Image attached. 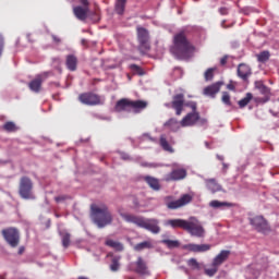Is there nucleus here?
I'll return each instance as SVG.
<instances>
[{
  "instance_id": "nucleus-1",
  "label": "nucleus",
  "mask_w": 279,
  "mask_h": 279,
  "mask_svg": "<svg viewBox=\"0 0 279 279\" xmlns=\"http://www.w3.org/2000/svg\"><path fill=\"white\" fill-rule=\"evenodd\" d=\"M195 46L189 39V31L183 28L179 33L174 34L172 38V47L170 52L179 60H189L193 57Z\"/></svg>"
},
{
  "instance_id": "nucleus-2",
  "label": "nucleus",
  "mask_w": 279,
  "mask_h": 279,
  "mask_svg": "<svg viewBox=\"0 0 279 279\" xmlns=\"http://www.w3.org/2000/svg\"><path fill=\"white\" fill-rule=\"evenodd\" d=\"M120 213V217L124 219L125 222L135 225L136 227L144 229L155 235L161 232L160 221L156 218H145L143 216H136L128 213Z\"/></svg>"
},
{
  "instance_id": "nucleus-3",
  "label": "nucleus",
  "mask_w": 279,
  "mask_h": 279,
  "mask_svg": "<svg viewBox=\"0 0 279 279\" xmlns=\"http://www.w3.org/2000/svg\"><path fill=\"white\" fill-rule=\"evenodd\" d=\"M90 217L98 229H105L113 223V216L105 204L90 206Z\"/></svg>"
},
{
  "instance_id": "nucleus-4",
  "label": "nucleus",
  "mask_w": 279,
  "mask_h": 279,
  "mask_svg": "<svg viewBox=\"0 0 279 279\" xmlns=\"http://www.w3.org/2000/svg\"><path fill=\"white\" fill-rule=\"evenodd\" d=\"M148 102L145 100H130L128 98L120 99L114 107L117 112H134L140 113L142 110L146 109Z\"/></svg>"
},
{
  "instance_id": "nucleus-5",
  "label": "nucleus",
  "mask_w": 279,
  "mask_h": 279,
  "mask_svg": "<svg viewBox=\"0 0 279 279\" xmlns=\"http://www.w3.org/2000/svg\"><path fill=\"white\" fill-rule=\"evenodd\" d=\"M185 232L198 239H204L206 236V230L196 217H190V219H187Z\"/></svg>"
},
{
  "instance_id": "nucleus-6",
  "label": "nucleus",
  "mask_w": 279,
  "mask_h": 279,
  "mask_svg": "<svg viewBox=\"0 0 279 279\" xmlns=\"http://www.w3.org/2000/svg\"><path fill=\"white\" fill-rule=\"evenodd\" d=\"M2 236L11 248H16L21 242V234L13 227L3 229Z\"/></svg>"
},
{
  "instance_id": "nucleus-7",
  "label": "nucleus",
  "mask_w": 279,
  "mask_h": 279,
  "mask_svg": "<svg viewBox=\"0 0 279 279\" xmlns=\"http://www.w3.org/2000/svg\"><path fill=\"white\" fill-rule=\"evenodd\" d=\"M19 193L23 199H35L33 194V182L29 178L23 177L20 181Z\"/></svg>"
},
{
  "instance_id": "nucleus-8",
  "label": "nucleus",
  "mask_w": 279,
  "mask_h": 279,
  "mask_svg": "<svg viewBox=\"0 0 279 279\" xmlns=\"http://www.w3.org/2000/svg\"><path fill=\"white\" fill-rule=\"evenodd\" d=\"M250 225L258 233L265 234L270 231V227L263 216H255L253 218H250Z\"/></svg>"
},
{
  "instance_id": "nucleus-9",
  "label": "nucleus",
  "mask_w": 279,
  "mask_h": 279,
  "mask_svg": "<svg viewBox=\"0 0 279 279\" xmlns=\"http://www.w3.org/2000/svg\"><path fill=\"white\" fill-rule=\"evenodd\" d=\"M191 202H193V195L183 194L179 199L168 202L166 206L169 210H178V208H183V206H187V204H191Z\"/></svg>"
},
{
  "instance_id": "nucleus-10",
  "label": "nucleus",
  "mask_w": 279,
  "mask_h": 279,
  "mask_svg": "<svg viewBox=\"0 0 279 279\" xmlns=\"http://www.w3.org/2000/svg\"><path fill=\"white\" fill-rule=\"evenodd\" d=\"M137 31V39L140 43V48L142 50H149L150 49V36H149V32L148 29L142 27V26H137L136 28Z\"/></svg>"
},
{
  "instance_id": "nucleus-11",
  "label": "nucleus",
  "mask_w": 279,
  "mask_h": 279,
  "mask_svg": "<svg viewBox=\"0 0 279 279\" xmlns=\"http://www.w3.org/2000/svg\"><path fill=\"white\" fill-rule=\"evenodd\" d=\"M198 121H201V123L205 124L207 122L206 119H201V114L197 111H192L187 114H185V117L183 118V120H181V126H193L195 125Z\"/></svg>"
},
{
  "instance_id": "nucleus-12",
  "label": "nucleus",
  "mask_w": 279,
  "mask_h": 279,
  "mask_svg": "<svg viewBox=\"0 0 279 279\" xmlns=\"http://www.w3.org/2000/svg\"><path fill=\"white\" fill-rule=\"evenodd\" d=\"M213 248L211 244H195V243H190L183 245V250L194 253V254H199V253H207Z\"/></svg>"
},
{
  "instance_id": "nucleus-13",
  "label": "nucleus",
  "mask_w": 279,
  "mask_h": 279,
  "mask_svg": "<svg viewBox=\"0 0 279 279\" xmlns=\"http://www.w3.org/2000/svg\"><path fill=\"white\" fill-rule=\"evenodd\" d=\"M78 100L87 106H96L100 104V97L94 93H83L78 96Z\"/></svg>"
},
{
  "instance_id": "nucleus-14",
  "label": "nucleus",
  "mask_w": 279,
  "mask_h": 279,
  "mask_svg": "<svg viewBox=\"0 0 279 279\" xmlns=\"http://www.w3.org/2000/svg\"><path fill=\"white\" fill-rule=\"evenodd\" d=\"M49 76V72L38 74L33 81L29 82L28 87L32 92L39 93L41 90L43 82Z\"/></svg>"
},
{
  "instance_id": "nucleus-15",
  "label": "nucleus",
  "mask_w": 279,
  "mask_h": 279,
  "mask_svg": "<svg viewBox=\"0 0 279 279\" xmlns=\"http://www.w3.org/2000/svg\"><path fill=\"white\" fill-rule=\"evenodd\" d=\"M163 226L170 227L172 229H181L183 231H186V228L189 226V220L181 219V218L168 219L166 220V222H163Z\"/></svg>"
},
{
  "instance_id": "nucleus-16",
  "label": "nucleus",
  "mask_w": 279,
  "mask_h": 279,
  "mask_svg": "<svg viewBox=\"0 0 279 279\" xmlns=\"http://www.w3.org/2000/svg\"><path fill=\"white\" fill-rule=\"evenodd\" d=\"M231 251L229 250H222L216 257H214V260L211 262V267H220L222 266L230 257Z\"/></svg>"
},
{
  "instance_id": "nucleus-17",
  "label": "nucleus",
  "mask_w": 279,
  "mask_h": 279,
  "mask_svg": "<svg viewBox=\"0 0 279 279\" xmlns=\"http://www.w3.org/2000/svg\"><path fill=\"white\" fill-rule=\"evenodd\" d=\"M184 104V94L180 93L172 96V108L177 112V116L182 114Z\"/></svg>"
},
{
  "instance_id": "nucleus-18",
  "label": "nucleus",
  "mask_w": 279,
  "mask_h": 279,
  "mask_svg": "<svg viewBox=\"0 0 279 279\" xmlns=\"http://www.w3.org/2000/svg\"><path fill=\"white\" fill-rule=\"evenodd\" d=\"M134 272L141 276H150V271L148 270L147 263L141 256L135 263Z\"/></svg>"
},
{
  "instance_id": "nucleus-19",
  "label": "nucleus",
  "mask_w": 279,
  "mask_h": 279,
  "mask_svg": "<svg viewBox=\"0 0 279 279\" xmlns=\"http://www.w3.org/2000/svg\"><path fill=\"white\" fill-rule=\"evenodd\" d=\"M236 75L242 80V81H247L248 77L252 75V69L248 64L241 63L236 68Z\"/></svg>"
},
{
  "instance_id": "nucleus-20",
  "label": "nucleus",
  "mask_w": 279,
  "mask_h": 279,
  "mask_svg": "<svg viewBox=\"0 0 279 279\" xmlns=\"http://www.w3.org/2000/svg\"><path fill=\"white\" fill-rule=\"evenodd\" d=\"M222 85H223L222 82H216V83L205 87V89H203V94H205V96L215 98L216 95L220 92Z\"/></svg>"
},
{
  "instance_id": "nucleus-21",
  "label": "nucleus",
  "mask_w": 279,
  "mask_h": 279,
  "mask_svg": "<svg viewBox=\"0 0 279 279\" xmlns=\"http://www.w3.org/2000/svg\"><path fill=\"white\" fill-rule=\"evenodd\" d=\"M73 12L78 20L85 21L88 14V8L78 5L73 9Z\"/></svg>"
},
{
  "instance_id": "nucleus-22",
  "label": "nucleus",
  "mask_w": 279,
  "mask_h": 279,
  "mask_svg": "<svg viewBox=\"0 0 279 279\" xmlns=\"http://www.w3.org/2000/svg\"><path fill=\"white\" fill-rule=\"evenodd\" d=\"M128 0H116L114 3V11L119 14V15H123L125 12V7H126Z\"/></svg>"
},
{
  "instance_id": "nucleus-23",
  "label": "nucleus",
  "mask_w": 279,
  "mask_h": 279,
  "mask_svg": "<svg viewBox=\"0 0 279 279\" xmlns=\"http://www.w3.org/2000/svg\"><path fill=\"white\" fill-rule=\"evenodd\" d=\"M254 86L264 96H268L270 94V89L262 81H255Z\"/></svg>"
},
{
  "instance_id": "nucleus-24",
  "label": "nucleus",
  "mask_w": 279,
  "mask_h": 279,
  "mask_svg": "<svg viewBox=\"0 0 279 279\" xmlns=\"http://www.w3.org/2000/svg\"><path fill=\"white\" fill-rule=\"evenodd\" d=\"M106 246L111 247L113 250H116L117 252H123L124 251V246L121 242L114 241V240H107L106 241Z\"/></svg>"
},
{
  "instance_id": "nucleus-25",
  "label": "nucleus",
  "mask_w": 279,
  "mask_h": 279,
  "mask_svg": "<svg viewBox=\"0 0 279 279\" xmlns=\"http://www.w3.org/2000/svg\"><path fill=\"white\" fill-rule=\"evenodd\" d=\"M66 66L70 71H75L77 69V58L74 54H69L66 57Z\"/></svg>"
},
{
  "instance_id": "nucleus-26",
  "label": "nucleus",
  "mask_w": 279,
  "mask_h": 279,
  "mask_svg": "<svg viewBox=\"0 0 279 279\" xmlns=\"http://www.w3.org/2000/svg\"><path fill=\"white\" fill-rule=\"evenodd\" d=\"M145 181L147 182L148 186L153 189V191H160V183L158 179L154 177H146Z\"/></svg>"
},
{
  "instance_id": "nucleus-27",
  "label": "nucleus",
  "mask_w": 279,
  "mask_h": 279,
  "mask_svg": "<svg viewBox=\"0 0 279 279\" xmlns=\"http://www.w3.org/2000/svg\"><path fill=\"white\" fill-rule=\"evenodd\" d=\"M159 145H161V149H163V151H170V154H173L174 150L167 141L166 135H161V137H159Z\"/></svg>"
},
{
  "instance_id": "nucleus-28",
  "label": "nucleus",
  "mask_w": 279,
  "mask_h": 279,
  "mask_svg": "<svg viewBox=\"0 0 279 279\" xmlns=\"http://www.w3.org/2000/svg\"><path fill=\"white\" fill-rule=\"evenodd\" d=\"M151 248H153V243L150 241H144L134 246V251L137 253H141L145 250H151Z\"/></svg>"
},
{
  "instance_id": "nucleus-29",
  "label": "nucleus",
  "mask_w": 279,
  "mask_h": 279,
  "mask_svg": "<svg viewBox=\"0 0 279 279\" xmlns=\"http://www.w3.org/2000/svg\"><path fill=\"white\" fill-rule=\"evenodd\" d=\"M161 244L168 246V250L180 247V242L178 240H161Z\"/></svg>"
},
{
  "instance_id": "nucleus-30",
  "label": "nucleus",
  "mask_w": 279,
  "mask_h": 279,
  "mask_svg": "<svg viewBox=\"0 0 279 279\" xmlns=\"http://www.w3.org/2000/svg\"><path fill=\"white\" fill-rule=\"evenodd\" d=\"M120 260H121V256H114L112 258V263L110 265V270L112 272H118L120 269Z\"/></svg>"
},
{
  "instance_id": "nucleus-31",
  "label": "nucleus",
  "mask_w": 279,
  "mask_h": 279,
  "mask_svg": "<svg viewBox=\"0 0 279 279\" xmlns=\"http://www.w3.org/2000/svg\"><path fill=\"white\" fill-rule=\"evenodd\" d=\"M253 99V94L246 93L245 97L238 101L240 108L246 107L250 101Z\"/></svg>"
},
{
  "instance_id": "nucleus-32",
  "label": "nucleus",
  "mask_w": 279,
  "mask_h": 279,
  "mask_svg": "<svg viewBox=\"0 0 279 279\" xmlns=\"http://www.w3.org/2000/svg\"><path fill=\"white\" fill-rule=\"evenodd\" d=\"M187 267H190V269L192 270H201L202 269V266L201 264L197 262L196 258H190L187 259Z\"/></svg>"
},
{
  "instance_id": "nucleus-33",
  "label": "nucleus",
  "mask_w": 279,
  "mask_h": 279,
  "mask_svg": "<svg viewBox=\"0 0 279 279\" xmlns=\"http://www.w3.org/2000/svg\"><path fill=\"white\" fill-rule=\"evenodd\" d=\"M256 58H257V61H258V62L265 63L266 61L269 60V58H270V52H269V51H262V52H259V53L256 56Z\"/></svg>"
},
{
  "instance_id": "nucleus-34",
  "label": "nucleus",
  "mask_w": 279,
  "mask_h": 279,
  "mask_svg": "<svg viewBox=\"0 0 279 279\" xmlns=\"http://www.w3.org/2000/svg\"><path fill=\"white\" fill-rule=\"evenodd\" d=\"M207 186H209L211 193H217V191H221V186L217 184L215 180H209Z\"/></svg>"
},
{
  "instance_id": "nucleus-35",
  "label": "nucleus",
  "mask_w": 279,
  "mask_h": 279,
  "mask_svg": "<svg viewBox=\"0 0 279 279\" xmlns=\"http://www.w3.org/2000/svg\"><path fill=\"white\" fill-rule=\"evenodd\" d=\"M218 271H219L218 266H211V268L205 269V275H207V277H215Z\"/></svg>"
},
{
  "instance_id": "nucleus-36",
  "label": "nucleus",
  "mask_w": 279,
  "mask_h": 279,
  "mask_svg": "<svg viewBox=\"0 0 279 279\" xmlns=\"http://www.w3.org/2000/svg\"><path fill=\"white\" fill-rule=\"evenodd\" d=\"M216 70V68L207 69V71H205V81H213Z\"/></svg>"
},
{
  "instance_id": "nucleus-37",
  "label": "nucleus",
  "mask_w": 279,
  "mask_h": 279,
  "mask_svg": "<svg viewBox=\"0 0 279 279\" xmlns=\"http://www.w3.org/2000/svg\"><path fill=\"white\" fill-rule=\"evenodd\" d=\"M209 206H211V208H221L222 206H230V204L227 202L211 201Z\"/></svg>"
},
{
  "instance_id": "nucleus-38",
  "label": "nucleus",
  "mask_w": 279,
  "mask_h": 279,
  "mask_svg": "<svg viewBox=\"0 0 279 279\" xmlns=\"http://www.w3.org/2000/svg\"><path fill=\"white\" fill-rule=\"evenodd\" d=\"M71 243V234L70 233H63L62 234V244L64 248H68Z\"/></svg>"
},
{
  "instance_id": "nucleus-39",
  "label": "nucleus",
  "mask_w": 279,
  "mask_h": 279,
  "mask_svg": "<svg viewBox=\"0 0 279 279\" xmlns=\"http://www.w3.org/2000/svg\"><path fill=\"white\" fill-rule=\"evenodd\" d=\"M222 102L227 106H232L231 96L228 92H222Z\"/></svg>"
},
{
  "instance_id": "nucleus-40",
  "label": "nucleus",
  "mask_w": 279,
  "mask_h": 279,
  "mask_svg": "<svg viewBox=\"0 0 279 279\" xmlns=\"http://www.w3.org/2000/svg\"><path fill=\"white\" fill-rule=\"evenodd\" d=\"M130 69L133 71L134 74H138L141 76L145 74L144 70L137 64H131Z\"/></svg>"
},
{
  "instance_id": "nucleus-41",
  "label": "nucleus",
  "mask_w": 279,
  "mask_h": 279,
  "mask_svg": "<svg viewBox=\"0 0 279 279\" xmlns=\"http://www.w3.org/2000/svg\"><path fill=\"white\" fill-rule=\"evenodd\" d=\"M3 129L8 132H15L17 130L16 125L14 122H7L4 125H3Z\"/></svg>"
},
{
  "instance_id": "nucleus-42",
  "label": "nucleus",
  "mask_w": 279,
  "mask_h": 279,
  "mask_svg": "<svg viewBox=\"0 0 279 279\" xmlns=\"http://www.w3.org/2000/svg\"><path fill=\"white\" fill-rule=\"evenodd\" d=\"M186 169L184 168H177L174 170H172V173H170V175H186Z\"/></svg>"
},
{
  "instance_id": "nucleus-43",
  "label": "nucleus",
  "mask_w": 279,
  "mask_h": 279,
  "mask_svg": "<svg viewBox=\"0 0 279 279\" xmlns=\"http://www.w3.org/2000/svg\"><path fill=\"white\" fill-rule=\"evenodd\" d=\"M184 105L192 108V112H197V104L195 101H187Z\"/></svg>"
},
{
  "instance_id": "nucleus-44",
  "label": "nucleus",
  "mask_w": 279,
  "mask_h": 279,
  "mask_svg": "<svg viewBox=\"0 0 279 279\" xmlns=\"http://www.w3.org/2000/svg\"><path fill=\"white\" fill-rule=\"evenodd\" d=\"M3 49H4V38L2 35H0V58L2 56Z\"/></svg>"
},
{
  "instance_id": "nucleus-45",
  "label": "nucleus",
  "mask_w": 279,
  "mask_h": 279,
  "mask_svg": "<svg viewBox=\"0 0 279 279\" xmlns=\"http://www.w3.org/2000/svg\"><path fill=\"white\" fill-rule=\"evenodd\" d=\"M54 199L57 204H60V202H65V199H68V196L61 195V196H57Z\"/></svg>"
},
{
  "instance_id": "nucleus-46",
  "label": "nucleus",
  "mask_w": 279,
  "mask_h": 279,
  "mask_svg": "<svg viewBox=\"0 0 279 279\" xmlns=\"http://www.w3.org/2000/svg\"><path fill=\"white\" fill-rule=\"evenodd\" d=\"M218 12H220L221 15H228L229 14V9L222 7V8L218 9Z\"/></svg>"
},
{
  "instance_id": "nucleus-47",
  "label": "nucleus",
  "mask_w": 279,
  "mask_h": 279,
  "mask_svg": "<svg viewBox=\"0 0 279 279\" xmlns=\"http://www.w3.org/2000/svg\"><path fill=\"white\" fill-rule=\"evenodd\" d=\"M185 175H172L170 178H168L167 180H184Z\"/></svg>"
},
{
  "instance_id": "nucleus-48",
  "label": "nucleus",
  "mask_w": 279,
  "mask_h": 279,
  "mask_svg": "<svg viewBox=\"0 0 279 279\" xmlns=\"http://www.w3.org/2000/svg\"><path fill=\"white\" fill-rule=\"evenodd\" d=\"M228 59H229L228 56L222 57V59H220V65H226L228 62Z\"/></svg>"
},
{
  "instance_id": "nucleus-49",
  "label": "nucleus",
  "mask_w": 279,
  "mask_h": 279,
  "mask_svg": "<svg viewBox=\"0 0 279 279\" xmlns=\"http://www.w3.org/2000/svg\"><path fill=\"white\" fill-rule=\"evenodd\" d=\"M24 252H25V246H20L17 254H19L20 256H22V255L24 254Z\"/></svg>"
},
{
  "instance_id": "nucleus-50",
  "label": "nucleus",
  "mask_w": 279,
  "mask_h": 279,
  "mask_svg": "<svg viewBox=\"0 0 279 279\" xmlns=\"http://www.w3.org/2000/svg\"><path fill=\"white\" fill-rule=\"evenodd\" d=\"M80 2L84 5V8H88L89 5L88 0H80Z\"/></svg>"
},
{
  "instance_id": "nucleus-51",
  "label": "nucleus",
  "mask_w": 279,
  "mask_h": 279,
  "mask_svg": "<svg viewBox=\"0 0 279 279\" xmlns=\"http://www.w3.org/2000/svg\"><path fill=\"white\" fill-rule=\"evenodd\" d=\"M52 39H53V41L57 43V44H60V43H61V39H60L58 36H56V35H52Z\"/></svg>"
},
{
  "instance_id": "nucleus-52",
  "label": "nucleus",
  "mask_w": 279,
  "mask_h": 279,
  "mask_svg": "<svg viewBox=\"0 0 279 279\" xmlns=\"http://www.w3.org/2000/svg\"><path fill=\"white\" fill-rule=\"evenodd\" d=\"M229 166L227 163H222V173H226Z\"/></svg>"
},
{
  "instance_id": "nucleus-53",
  "label": "nucleus",
  "mask_w": 279,
  "mask_h": 279,
  "mask_svg": "<svg viewBox=\"0 0 279 279\" xmlns=\"http://www.w3.org/2000/svg\"><path fill=\"white\" fill-rule=\"evenodd\" d=\"M177 122H178L177 119H170L167 121L166 124H172V123H177Z\"/></svg>"
},
{
  "instance_id": "nucleus-54",
  "label": "nucleus",
  "mask_w": 279,
  "mask_h": 279,
  "mask_svg": "<svg viewBox=\"0 0 279 279\" xmlns=\"http://www.w3.org/2000/svg\"><path fill=\"white\" fill-rule=\"evenodd\" d=\"M216 158H218V160H220V162H223L225 157L222 155H216Z\"/></svg>"
},
{
  "instance_id": "nucleus-55",
  "label": "nucleus",
  "mask_w": 279,
  "mask_h": 279,
  "mask_svg": "<svg viewBox=\"0 0 279 279\" xmlns=\"http://www.w3.org/2000/svg\"><path fill=\"white\" fill-rule=\"evenodd\" d=\"M94 16H95V21H99L100 20V15H99V13L97 11L95 12Z\"/></svg>"
},
{
  "instance_id": "nucleus-56",
  "label": "nucleus",
  "mask_w": 279,
  "mask_h": 279,
  "mask_svg": "<svg viewBox=\"0 0 279 279\" xmlns=\"http://www.w3.org/2000/svg\"><path fill=\"white\" fill-rule=\"evenodd\" d=\"M227 88H229V89H231V90H234V85L229 84V85H227Z\"/></svg>"
},
{
  "instance_id": "nucleus-57",
  "label": "nucleus",
  "mask_w": 279,
  "mask_h": 279,
  "mask_svg": "<svg viewBox=\"0 0 279 279\" xmlns=\"http://www.w3.org/2000/svg\"><path fill=\"white\" fill-rule=\"evenodd\" d=\"M142 167H153L151 163H142Z\"/></svg>"
},
{
  "instance_id": "nucleus-58",
  "label": "nucleus",
  "mask_w": 279,
  "mask_h": 279,
  "mask_svg": "<svg viewBox=\"0 0 279 279\" xmlns=\"http://www.w3.org/2000/svg\"><path fill=\"white\" fill-rule=\"evenodd\" d=\"M225 24H226V21H222V27H226Z\"/></svg>"
},
{
  "instance_id": "nucleus-59",
  "label": "nucleus",
  "mask_w": 279,
  "mask_h": 279,
  "mask_svg": "<svg viewBox=\"0 0 279 279\" xmlns=\"http://www.w3.org/2000/svg\"><path fill=\"white\" fill-rule=\"evenodd\" d=\"M78 279H88L87 277H80Z\"/></svg>"
},
{
  "instance_id": "nucleus-60",
  "label": "nucleus",
  "mask_w": 279,
  "mask_h": 279,
  "mask_svg": "<svg viewBox=\"0 0 279 279\" xmlns=\"http://www.w3.org/2000/svg\"><path fill=\"white\" fill-rule=\"evenodd\" d=\"M100 160H101V162H104L105 158L102 157Z\"/></svg>"
},
{
  "instance_id": "nucleus-61",
  "label": "nucleus",
  "mask_w": 279,
  "mask_h": 279,
  "mask_svg": "<svg viewBox=\"0 0 279 279\" xmlns=\"http://www.w3.org/2000/svg\"><path fill=\"white\" fill-rule=\"evenodd\" d=\"M0 279H4V277H3V276H0Z\"/></svg>"
},
{
  "instance_id": "nucleus-62",
  "label": "nucleus",
  "mask_w": 279,
  "mask_h": 279,
  "mask_svg": "<svg viewBox=\"0 0 279 279\" xmlns=\"http://www.w3.org/2000/svg\"><path fill=\"white\" fill-rule=\"evenodd\" d=\"M128 279H134L133 277H129Z\"/></svg>"
},
{
  "instance_id": "nucleus-63",
  "label": "nucleus",
  "mask_w": 279,
  "mask_h": 279,
  "mask_svg": "<svg viewBox=\"0 0 279 279\" xmlns=\"http://www.w3.org/2000/svg\"><path fill=\"white\" fill-rule=\"evenodd\" d=\"M124 160H126V157H123Z\"/></svg>"
}]
</instances>
